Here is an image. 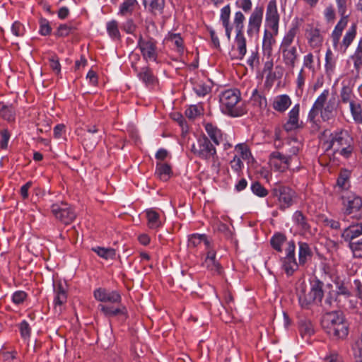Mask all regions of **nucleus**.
Segmentation results:
<instances>
[{
	"instance_id": "58836bf2",
	"label": "nucleus",
	"mask_w": 362,
	"mask_h": 362,
	"mask_svg": "<svg viewBox=\"0 0 362 362\" xmlns=\"http://www.w3.org/2000/svg\"><path fill=\"white\" fill-rule=\"evenodd\" d=\"M204 265L210 271L221 274L222 267L216 259H205Z\"/></svg>"
},
{
	"instance_id": "9b49d317",
	"label": "nucleus",
	"mask_w": 362,
	"mask_h": 362,
	"mask_svg": "<svg viewBox=\"0 0 362 362\" xmlns=\"http://www.w3.org/2000/svg\"><path fill=\"white\" fill-rule=\"evenodd\" d=\"M264 7L257 6L252 11L248 23V28L247 30V35L252 36L254 33H257L259 31L262 17H263Z\"/></svg>"
},
{
	"instance_id": "7ed1b4c3",
	"label": "nucleus",
	"mask_w": 362,
	"mask_h": 362,
	"mask_svg": "<svg viewBox=\"0 0 362 362\" xmlns=\"http://www.w3.org/2000/svg\"><path fill=\"white\" fill-rule=\"evenodd\" d=\"M240 100V93L237 89H228L223 92L220 96L222 112L234 117L243 115L244 110L237 106Z\"/></svg>"
},
{
	"instance_id": "72a5a7b5",
	"label": "nucleus",
	"mask_w": 362,
	"mask_h": 362,
	"mask_svg": "<svg viewBox=\"0 0 362 362\" xmlns=\"http://www.w3.org/2000/svg\"><path fill=\"white\" fill-rule=\"evenodd\" d=\"M0 115L6 120L14 119V110L11 105L8 106L0 102Z\"/></svg>"
},
{
	"instance_id": "2eb2a0df",
	"label": "nucleus",
	"mask_w": 362,
	"mask_h": 362,
	"mask_svg": "<svg viewBox=\"0 0 362 362\" xmlns=\"http://www.w3.org/2000/svg\"><path fill=\"white\" fill-rule=\"evenodd\" d=\"M280 52L282 54L283 62L285 66L290 69H293L298 59L297 48L281 49Z\"/></svg>"
},
{
	"instance_id": "a19ab883",
	"label": "nucleus",
	"mask_w": 362,
	"mask_h": 362,
	"mask_svg": "<svg viewBox=\"0 0 362 362\" xmlns=\"http://www.w3.org/2000/svg\"><path fill=\"white\" fill-rule=\"evenodd\" d=\"M286 237L283 234H275L271 239L270 243L272 247L278 252L281 251V245L285 242Z\"/></svg>"
},
{
	"instance_id": "a211bd4d",
	"label": "nucleus",
	"mask_w": 362,
	"mask_h": 362,
	"mask_svg": "<svg viewBox=\"0 0 362 362\" xmlns=\"http://www.w3.org/2000/svg\"><path fill=\"white\" fill-rule=\"evenodd\" d=\"M293 219L300 233L305 234L307 233H310V226L308 223V219L300 211H296L293 214Z\"/></svg>"
},
{
	"instance_id": "5701e85b",
	"label": "nucleus",
	"mask_w": 362,
	"mask_h": 362,
	"mask_svg": "<svg viewBox=\"0 0 362 362\" xmlns=\"http://www.w3.org/2000/svg\"><path fill=\"white\" fill-rule=\"evenodd\" d=\"M291 104V100L287 95L277 96L273 103V107L279 112L286 111Z\"/></svg>"
},
{
	"instance_id": "4c0bfd02",
	"label": "nucleus",
	"mask_w": 362,
	"mask_h": 362,
	"mask_svg": "<svg viewBox=\"0 0 362 362\" xmlns=\"http://www.w3.org/2000/svg\"><path fill=\"white\" fill-rule=\"evenodd\" d=\"M204 242V244L207 247H209V241L207 240L205 235L193 234L189 238V245L196 247L199 245L202 242Z\"/></svg>"
},
{
	"instance_id": "2f4dec72",
	"label": "nucleus",
	"mask_w": 362,
	"mask_h": 362,
	"mask_svg": "<svg viewBox=\"0 0 362 362\" xmlns=\"http://www.w3.org/2000/svg\"><path fill=\"white\" fill-rule=\"evenodd\" d=\"M136 4V0H124V2L119 6V13L122 16L132 13Z\"/></svg>"
},
{
	"instance_id": "dca6fc26",
	"label": "nucleus",
	"mask_w": 362,
	"mask_h": 362,
	"mask_svg": "<svg viewBox=\"0 0 362 362\" xmlns=\"http://www.w3.org/2000/svg\"><path fill=\"white\" fill-rule=\"evenodd\" d=\"M299 110V105L297 104L289 112L288 120L284 125V129L286 132H291L300 127L298 122Z\"/></svg>"
},
{
	"instance_id": "6e6552de",
	"label": "nucleus",
	"mask_w": 362,
	"mask_h": 362,
	"mask_svg": "<svg viewBox=\"0 0 362 362\" xmlns=\"http://www.w3.org/2000/svg\"><path fill=\"white\" fill-rule=\"evenodd\" d=\"M138 46L144 59L156 61L157 57L156 42L153 39L144 40L141 35L139 39Z\"/></svg>"
},
{
	"instance_id": "0e129e2a",
	"label": "nucleus",
	"mask_w": 362,
	"mask_h": 362,
	"mask_svg": "<svg viewBox=\"0 0 362 362\" xmlns=\"http://www.w3.org/2000/svg\"><path fill=\"white\" fill-rule=\"evenodd\" d=\"M26 293L24 291H16L13 293L12 299L13 303L16 304H20L23 302L25 298H26Z\"/></svg>"
},
{
	"instance_id": "c9c22d12",
	"label": "nucleus",
	"mask_w": 362,
	"mask_h": 362,
	"mask_svg": "<svg viewBox=\"0 0 362 362\" xmlns=\"http://www.w3.org/2000/svg\"><path fill=\"white\" fill-rule=\"evenodd\" d=\"M309 42L312 47H318L322 42V37L317 28L311 29L309 33Z\"/></svg>"
},
{
	"instance_id": "8fccbe9b",
	"label": "nucleus",
	"mask_w": 362,
	"mask_h": 362,
	"mask_svg": "<svg viewBox=\"0 0 362 362\" xmlns=\"http://www.w3.org/2000/svg\"><path fill=\"white\" fill-rule=\"evenodd\" d=\"M193 90L197 95L204 97L210 92L211 88L204 83H197L194 86Z\"/></svg>"
},
{
	"instance_id": "a878e982",
	"label": "nucleus",
	"mask_w": 362,
	"mask_h": 362,
	"mask_svg": "<svg viewBox=\"0 0 362 362\" xmlns=\"http://www.w3.org/2000/svg\"><path fill=\"white\" fill-rule=\"evenodd\" d=\"M275 42V40L273 37L272 33L268 30L264 31L262 49L264 55L270 57L272 53V45Z\"/></svg>"
},
{
	"instance_id": "393cba45",
	"label": "nucleus",
	"mask_w": 362,
	"mask_h": 362,
	"mask_svg": "<svg viewBox=\"0 0 362 362\" xmlns=\"http://www.w3.org/2000/svg\"><path fill=\"white\" fill-rule=\"evenodd\" d=\"M297 30L298 26L295 25L288 31L282 40L280 45V49L296 47L295 46H291V45L293 42L295 36L296 35Z\"/></svg>"
},
{
	"instance_id": "e433bc0d",
	"label": "nucleus",
	"mask_w": 362,
	"mask_h": 362,
	"mask_svg": "<svg viewBox=\"0 0 362 362\" xmlns=\"http://www.w3.org/2000/svg\"><path fill=\"white\" fill-rule=\"evenodd\" d=\"M350 110L354 120L358 124H362V108L361 105L351 103Z\"/></svg>"
},
{
	"instance_id": "37998d69",
	"label": "nucleus",
	"mask_w": 362,
	"mask_h": 362,
	"mask_svg": "<svg viewBox=\"0 0 362 362\" xmlns=\"http://www.w3.org/2000/svg\"><path fill=\"white\" fill-rule=\"evenodd\" d=\"M245 18V16L243 14L242 12L238 11L235 14V18L233 21V24L235 25L236 33L239 32H243V28H244V21Z\"/></svg>"
},
{
	"instance_id": "864d4df0",
	"label": "nucleus",
	"mask_w": 362,
	"mask_h": 362,
	"mask_svg": "<svg viewBox=\"0 0 362 362\" xmlns=\"http://www.w3.org/2000/svg\"><path fill=\"white\" fill-rule=\"evenodd\" d=\"M230 15V8L229 5L224 6L221 11V20L223 25L229 24V19Z\"/></svg>"
},
{
	"instance_id": "bb28decb",
	"label": "nucleus",
	"mask_w": 362,
	"mask_h": 362,
	"mask_svg": "<svg viewBox=\"0 0 362 362\" xmlns=\"http://www.w3.org/2000/svg\"><path fill=\"white\" fill-rule=\"evenodd\" d=\"M235 40L238 50V56L237 58L242 59L247 52L246 39L243 35V32L237 33Z\"/></svg>"
},
{
	"instance_id": "4d7b16f0",
	"label": "nucleus",
	"mask_w": 362,
	"mask_h": 362,
	"mask_svg": "<svg viewBox=\"0 0 362 362\" xmlns=\"http://www.w3.org/2000/svg\"><path fill=\"white\" fill-rule=\"evenodd\" d=\"M49 67L52 69V70L57 74H59L61 71V65L58 58L56 56H52L49 59Z\"/></svg>"
},
{
	"instance_id": "aec40b11",
	"label": "nucleus",
	"mask_w": 362,
	"mask_h": 362,
	"mask_svg": "<svg viewBox=\"0 0 362 362\" xmlns=\"http://www.w3.org/2000/svg\"><path fill=\"white\" fill-rule=\"evenodd\" d=\"M56 296L54 300V309L56 313H61L62 305L66 301V294L61 284L55 288Z\"/></svg>"
},
{
	"instance_id": "5fc2aeb1",
	"label": "nucleus",
	"mask_w": 362,
	"mask_h": 362,
	"mask_svg": "<svg viewBox=\"0 0 362 362\" xmlns=\"http://www.w3.org/2000/svg\"><path fill=\"white\" fill-rule=\"evenodd\" d=\"M11 31L16 36L21 37L24 35L25 28L20 22L16 21L12 25Z\"/></svg>"
},
{
	"instance_id": "cd10ccee",
	"label": "nucleus",
	"mask_w": 362,
	"mask_h": 362,
	"mask_svg": "<svg viewBox=\"0 0 362 362\" xmlns=\"http://www.w3.org/2000/svg\"><path fill=\"white\" fill-rule=\"evenodd\" d=\"M146 217L148 219V226L151 229L158 228L161 226L160 215L156 211L150 209L146 211Z\"/></svg>"
},
{
	"instance_id": "f704fd0d",
	"label": "nucleus",
	"mask_w": 362,
	"mask_h": 362,
	"mask_svg": "<svg viewBox=\"0 0 362 362\" xmlns=\"http://www.w3.org/2000/svg\"><path fill=\"white\" fill-rule=\"evenodd\" d=\"M354 97L352 88L349 86H344L340 92V98L341 101L343 103H349L351 105V103H354L352 100Z\"/></svg>"
},
{
	"instance_id": "680f3d73",
	"label": "nucleus",
	"mask_w": 362,
	"mask_h": 362,
	"mask_svg": "<svg viewBox=\"0 0 362 362\" xmlns=\"http://www.w3.org/2000/svg\"><path fill=\"white\" fill-rule=\"evenodd\" d=\"M337 294L343 295L346 297L351 296L349 288L343 283L337 284Z\"/></svg>"
},
{
	"instance_id": "7c9ffc66",
	"label": "nucleus",
	"mask_w": 362,
	"mask_h": 362,
	"mask_svg": "<svg viewBox=\"0 0 362 362\" xmlns=\"http://www.w3.org/2000/svg\"><path fill=\"white\" fill-rule=\"evenodd\" d=\"M138 77L146 86L153 84L156 80L152 71L148 67H143L138 73Z\"/></svg>"
},
{
	"instance_id": "ea45409f",
	"label": "nucleus",
	"mask_w": 362,
	"mask_h": 362,
	"mask_svg": "<svg viewBox=\"0 0 362 362\" xmlns=\"http://www.w3.org/2000/svg\"><path fill=\"white\" fill-rule=\"evenodd\" d=\"M75 30V26L73 25L71 23L62 24L58 27L55 35L58 37H65L69 35Z\"/></svg>"
},
{
	"instance_id": "774afa93",
	"label": "nucleus",
	"mask_w": 362,
	"mask_h": 362,
	"mask_svg": "<svg viewBox=\"0 0 362 362\" xmlns=\"http://www.w3.org/2000/svg\"><path fill=\"white\" fill-rule=\"evenodd\" d=\"M230 165L233 170L235 172H238L241 170L243 163L241 159L235 156L231 160Z\"/></svg>"
},
{
	"instance_id": "20e7f679",
	"label": "nucleus",
	"mask_w": 362,
	"mask_h": 362,
	"mask_svg": "<svg viewBox=\"0 0 362 362\" xmlns=\"http://www.w3.org/2000/svg\"><path fill=\"white\" fill-rule=\"evenodd\" d=\"M324 284L316 279L311 282L310 289L306 292L303 289L298 295V301L303 308L308 309L312 304L319 305L324 296L323 291Z\"/></svg>"
},
{
	"instance_id": "c756f323",
	"label": "nucleus",
	"mask_w": 362,
	"mask_h": 362,
	"mask_svg": "<svg viewBox=\"0 0 362 362\" xmlns=\"http://www.w3.org/2000/svg\"><path fill=\"white\" fill-rule=\"evenodd\" d=\"M312 257V251L305 243H299V264H304Z\"/></svg>"
},
{
	"instance_id": "6ab92c4d",
	"label": "nucleus",
	"mask_w": 362,
	"mask_h": 362,
	"mask_svg": "<svg viewBox=\"0 0 362 362\" xmlns=\"http://www.w3.org/2000/svg\"><path fill=\"white\" fill-rule=\"evenodd\" d=\"M205 129L210 139L216 145H219L223 141V134L221 129L213 125L211 123H206L205 124Z\"/></svg>"
},
{
	"instance_id": "6e6d98bb",
	"label": "nucleus",
	"mask_w": 362,
	"mask_h": 362,
	"mask_svg": "<svg viewBox=\"0 0 362 362\" xmlns=\"http://www.w3.org/2000/svg\"><path fill=\"white\" fill-rule=\"evenodd\" d=\"M19 329H20L21 337L23 338L26 339L30 337L31 329L30 327L29 324L25 320H23L19 325Z\"/></svg>"
},
{
	"instance_id": "9d476101",
	"label": "nucleus",
	"mask_w": 362,
	"mask_h": 362,
	"mask_svg": "<svg viewBox=\"0 0 362 362\" xmlns=\"http://www.w3.org/2000/svg\"><path fill=\"white\" fill-rule=\"evenodd\" d=\"M199 157L203 159H214L216 158V150L209 139L204 136L198 140Z\"/></svg>"
},
{
	"instance_id": "f257e3e1",
	"label": "nucleus",
	"mask_w": 362,
	"mask_h": 362,
	"mask_svg": "<svg viewBox=\"0 0 362 362\" xmlns=\"http://www.w3.org/2000/svg\"><path fill=\"white\" fill-rule=\"evenodd\" d=\"M94 297L99 301L117 305L116 307L102 304L99 305V309L106 317H110L118 315H124L126 317L127 313V308L124 305L121 304L122 298L117 291L100 288L94 291Z\"/></svg>"
},
{
	"instance_id": "3c124183",
	"label": "nucleus",
	"mask_w": 362,
	"mask_h": 362,
	"mask_svg": "<svg viewBox=\"0 0 362 362\" xmlns=\"http://www.w3.org/2000/svg\"><path fill=\"white\" fill-rule=\"evenodd\" d=\"M202 109L197 105L189 106L185 111V115L189 119H193L201 114Z\"/></svg>"
},
{
	"instance_id": "ddd939ff",
	"label": "nucleus",
	"mask_w": 362,
	"mask_h": 362,
	"mask_svg": "<svg viewBox=\"0 0 362 362\" xmlns=\"http://www.w3.org/2000/svg\"><path fill=\"white\" fill-rule=\"evenodd\" d=\"M291 157L286 156L278 151H274L270 154L269 164L277 170L284 171L289 166Z\"/></svg>"
},
{
	"instance_id": "39448f33",
	"label": "nucleus",
	"mask_w": 362,
	"mask_h": 362,
	"mask_svg": "<svg viewBox=\"0 0 362 362\" xmlns=\"http://www.w3.org/2000/svg\"><path fill=\"white\" fill-rule=\"evenodd\" d=\"M272 196L277 198L279 207L284 211L293 204L296 192L288 187L277 185L272 189Z\"/></svg>"
},
{
	"instance_id": "09e8293b",
	"label": "nucleus",
	"mask_w": 362,
	"mask_h": 362,
	"mask_svg": "<svg viewBox=\"0 0 362 362\" xmlns=\"http://www.w3.org/2000/svg\"><path fill=\"white\" fill-rule=\"evenodd\" d=\"M251 189L255 194L260 197H264L268 194V191L259 182L252 183Z\"/></svg>"
},
{
	"instance_id": "49530a36",
	"label": "nucleus",
	"mask_w": 362,
	"mask_h": 362,
	"mask_svg": "<svg viewBox=\"0 0 362 362\" xmlns=\"http://www.w3.org/2000/svg\"><path fill=\"white\" fill-rule=\"evenodd\" d=\"M349 247L353 252L355 257H362V239L355 242H350Z\"/></svg>"
},
{
	"instance_id": "e2e57ef3",
	"label": "nucleus",
	"mask_w": 362,
	"mask_h": 362,
	"mask_svg": "<svg viewBox=\"0 0 362 362\" xmlns=\"http://www.w3.org/2000/svg\"><path fill=\"white\" fill-rule=\"evenodd\" d=\"M122 29L127 33H133L136 30V25L132 19H129L123 24Z\"/></svg>"
},
{
	"instance_id": "338daca9",
	"label": "nucleus",
	"mask_w": 362,
	"mask_h": 362,
	"mask_svg": "<svg viewBox=\"0 0 362 362\" xmlns=\"http://www.w3.org/2000/svg\"><path fill=\"white\" fill-rule=\"evenodd\" d=\"M332 52L330 50H328L326 53V64L325 67L327 71L330 70L332 71L334 67V62L332 59Z\"/></svg>"
},
{
	"instance_id": "052dcab7",
	"label": "nucleus",
	"mask_w": 362,
	"mask_h": 362,
	"mask_svg": "<svg viewBox=\"0 0 362 362\" xmlns=\"http://www.w3.org/2000/svg\"><path fill=\"white\" fill-rule=\"evenodd\" d=\"M349 179V175L347 171L341 172L337 179V185L341 188L344 189L346 187V183Z\"/></svg>"
},
{
	"instance_id": "c85d7f7f",
	"label": "nucleus",
	"mask_w": 362,
	"mask_h": 362,
	"mask_svg": "<svg viewBox=\"0 0 362 362\" xmlns=\"http://www.w3.org/2000/svg\"><path fill=\"white\" fill-rule=\"evenodd\" d=\"M156 173L158 177L163 181H167L172 174L170 166L167 163H157Z\"/></svg>"
},
{
	"instance_id": "4468645a",
	"label": "nucleus",
	"mask_w": 362,
	"mask_h": 362,
	"mask_svg": "<svg viewBox=\"0 0 362 362\" xmlns=\"http://www.w3.org/2000/svg\"><path fill=\"white\" fill-rule=\"evenodd\" d=\"M338 102L334 96L331 97L325 105L321 109V118L324 122H328L335 117Z\"/></svg>"
},
{
	"instance_id": "423d86ee",
	"label": "nucleus",
	"mask_w": 362,
	"mask_h": 362,
	"mask_svg": "<svg viewBox=\"0 0 362 362\" xmlns=\"http://www.w3.org/2000/svg\"><path fill=\"white\" fill-rule=\"evenodd\" d=\"M51 211L56 219L65 225L72 223L76 217L74 209L66 202H61L53 204Z\"/></svg>"
},
{
	"instance_id": "a18cd8bd",
	"label": "nucleus",
	"mask_w": 362,
	"mask_h": 362,
	"mask_svg": "<svg viewBox=\"0 0 362 362\" xmlns=\"http://www.w3.org/2000/svg\"><path fill=\"white\" fill-rule=\"evenodd\" d=\"M100 136L94 134H86L84 135L83 144L89 148H93L100 141Z\"/></svg>"
},
{
	"instance_id": "bf43d9fd",
	"label": "nucleus",
	"mask_w": 362,
	"mask_h": 362,
	"mask_svg": "<svg viewBox=\"0 0 362 362\" xmlns=\"http://www.w3.org/2000/svg\"><path fill=\"white\" fill-rule=\"evenodd\" d=\"M170 40H172L178 49V51L183 49V40L180 37V34H172L170 36Z\"/></svg>"
},
{
	"instance_id": "603ef678",
	"label": "nucleus",
	"mask_w": 362,
	"mask_h": 362,
	"mask_svg": "<svg viewBox=\"0 0 362 362\" xmlns=\"http://www.w3.org/2000/svg\"><path fill=\"white\" fill-rule=\"evenodd\" d=\"M0 146L2 149H6L8 146V143L10 139V134L6 129H2L0 130Z\"/></svg>"
},
{
	"instance_id": "79ce46f5",
	"label": "nucleus",
	"mask_w": 362,
	"mask_h": 362,
	"mask_svg": "<svg viewBox=\"0 0 362 362\" xmlns=\"http://www.w3.org/2000/svg\"><path fill=\"white\" fill-rule=\"evenodd\" d=\"M93 250L101 257L108 259H113L115 256V250L112 248L97 247Z\"/></svg>"
},
{
	"instance_id": "412c9836",
	"label": "nucleus",
	"mask_w": 362,
	"mask_h": 362,
	"mask_svg": "<svg viewBox=\"0 0 362 362\" xmlns=\"http://www.w3.org/2000/svg\"><path fill=\"white\" fill-rule=\"evenodd\" d=\"M341 18L340 19V21L338 22V23L335 26L334 30L332 34L333 44L334 46H337V45L339 42V39L341 35L342 31L344 29V28L346 26L347 22H348V21H347L348 16L347 15L344 14V15H341Z\"/></svg>"
},
{
	"instance_id": "4be33fe9",
	"label": "nucleus",
	"mask_w": 362,
	"mask_h": 362,
	"mask_svg": "<svg viewBox=\"0 0 362 362\" xmlns=\"http://www.w3.org/2000/svg\"><path fill=\"white\" fill-rule=\"evenodd\" d=\"M299 332L302 337H310L314 334L313 325L310 320L303 317L298 321Z\"/></svg>"
},
{
	"instance_id": "b1692460",
	"label": "nucleus",
	"mask_w": 362,
	"mask_h": 362,
	"mask_svg": "<svg viewBox=\"0 0 362 362\" xmlns=\"http://www.w3.org/2000/svg\"><path fill=\"white\" fill-rule=\"evenodd\" d=\"M356 35V25L353 24L349 30L346 31L345 35L344 36L342 42L340 45V48L343 52H345L346 49L353 42Z\"/></svg>"
},
{
	"instance_id": "0eeeda50",
	"label": "nucleus",
	"mask_w": 362,
	"mask_h": 362,
	"mask_svg": "<svg viewBox=\"0 0 362 362\" xmlns=\"http://www.w3.org/2000/svg\"><path fill=\"white\" fill-rule=\"evenodd\" d=\"M286 249V255L282 259V267L288 276H291L298 268L295 257V243L291 240L287 244Z\"/></svg>"
},
{
	"instance_id": "f3484780",
	"label": "nucleus",
	"mask_w": 362,
	"mask_h": 362,
	"mask_svg": "<svg viewBox=\"0 0 362 362\" xmlns=\"http://www.w3.org/2000/svg\"><path fill=\"white\" fill-rule=\"evenodd\" d=\"M362 235V223L346 226L344 229L341 237L345 241L355 242L354 239Z\"/></svg>"
},
{
	"instance_id": "f03ea898",
	"label": "nucleus",
	"mask_w": 362,
	"mask_h": 362,
	"mask_svg": "<svg viewBox=\"0 0 362 362\" xmlns=\"http://www.w3.org/2000/svg\"><path fill=\"white\" fill-rule=\"evenodd\" d=\"M321 325L327 334L334 339H344L348 335V324L341 311L325 313L322 317Z\"/></svg>"
},
{
	"instance_id": "473e14b6",
	"label": "nucleus",
	"mask_w": 362,
	"mask_h": 362,
	"mask_svg": "<svg viewBox=\"0 0 362 362\" xmlns=\"http://www.w3.org/2000/svg\"><path fill=\"white\" fill-rule=\"evenodd\" d=\"M107 31L111 38L114 40L120 39V33L118 28V23L115 20H112L107 23Z\"/></svg>"
},
{
	"instance_id": "69168bd1",
	"label": "nucleus",
	"mask_w": 362,
	"mask_h": 362,
	"mask_svg": "<svg viewBox=\"0 0 362 362\" xmlns=\"http://www.w3.org/2000/svg\"><path fill=\"white\" fill-rule=\"evenodd\" d=\"M324 362H344V361L341 356L337 353L333 352L325 358Z\"/></svg>"
},
{
	"instance_id": "f8f14e48",
	"label": "nucleus",
	"mask_w": 362,
	"mask_h": 362,
	"mask_svg": "<svg viewBox=\"0 0 362 362\" xmlns=\"http://www.w3.org/2000/svg\"><path fill=\"white\" fill-rule=\"evenodd\" d=\"M345 214L351 215L356 219L362 218V200L358 197H349Z\"/></svg>"
},
{
	"instance_id": "13d9d810",
	"label": "nucleus",
	"mask_w": 362,
	"mask_h": 362,
	"mask_svg": "<svg viewBox=\"0 0 362 362\" xmlns=\"http://www.w3.org/2000/svg\"><path fill=\"white\" fill-rule=\"evenodd\" d=\"M51 27L46 19H42L40 21V33L42 35H47L51 33Z\"/></svg>"
},
{
	"instance_id": "c03bdc74",
	"label": "nucleus",
	"mask_w": 362,
	"mask_h": 362,
	"mask_svg": "<svg viewBox=\"0 0 362 362\" xmlns=\"http://www.w3.org/2000/svg\"><path fill=\"white\" fill-rule=\"evenodd\" d=\"M329 95L328 89L324 90L323 92L318 96L314 103L315 108L322 109L327 103V98Z\"/></svg>"
},
{
	"instance_id": "1a4fd4ad",
	"label": "nucleus",
	"mask_w": 362,
	"mask_h": 362,
	"mask_svg": "<svg viewBox=\"0 0 362 362\" xmlns=\"http://www.w3.org/2000/svg\"><path fill=\"white\" fill-rule=\"evenodd\" d=\"M266 21L268 26L274 31V35L278 33L279 15L277 11L276 2L275 0L269 1L267 13Z\"/></svg>"
},
{
	"instance_id": "de8ad7c7",
	"label": "nucleus",
	"mask_w": 362,
	"mask_h": 362,
	"mask_svg": "<svg viewBox=\"0 0 362 362\" xmlns=\"http://www.w3.org/2000/svg\"><path fill=\"white\" fill-rule=\"evenodd\" d=\"M165 5L164 0H151L149 4V11L156 14V11L161 13Z\"/></svg>"
}]
</instances>
